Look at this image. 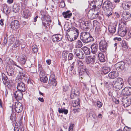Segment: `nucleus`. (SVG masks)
<instances>
[{
    "mask_svg": "<svg viewBox=\"0 0 131 131\" xmlns=\"http://www.w3.org/2000/svg\"><path fill=\"white\" fill-rule=\"evenodd\" d=\"M70 32L71 33L70 36L66 32L65 36L69 41H72L78 38L79 33V30L75 27H72L70 28Z\"/></svg>",
    "mask_w": 131,
    "mask_h": 131,
    "instance_id": "obj_1",
    "label": "nucleus"
},
{
    "mask_svg": "<svg viewBox=\"0 0 131 131\" xmlns=\"http://www.w3.org/2000/svg\"><path fill=\"white\" fill-rule=\"evenodd\" d=\"M43 11H41L40 13L42 16L41 20L42 21V25L47 30H49L50 29V24L49 22H51V20L50 19V17L49 15H44L42 13Z\"/></svg>",
    "mask_w": 131,
    "mask_h": 131,
    "instance_id": "obj_2",
    "label": "nucleus"
},
{
    "mask_svg": "<svg viewBox=\"0 0 131 131\" xmlns=\"http://www.w3.org/2000/svg\"><path fill=\"white\" fill-rule=\"evenodd\" d=\"M119 28L117 32L121 37H124L127 32V28L125 22L123 21V20H119Z\"/></svg>",
    "mask_w": 131,
    "mask_h": 131,
    "instance_id": "obj_3",
    "label": "nucleus"
},
{
    "mask_svg": "<svg viewBox=\"0 0 131 131\" xmlns=\"http://www.w3.org/2000/svg\"><path fill=\"white\" fill-rule=\"evenodd\" d=\"M114 89L117 91L121 89L124 85V81L122 78H118L112 83Z\"/></svg>",
    "mask_w": 131,
    "mask_h": 131,
    "instance_id": "obj_4",
    "label": "nucleus"
},
{
    "mask_svg": "<svg viewBox=\"0 0 131 131\" xmlns=\"http://www.w3.org/2000/svg\"><path fill=\"white\" fill-rule=\"evenodd\" d=\"M81 39L83 42L88 43L93 41V38L88 32H83L81 34Z\"/></svg>",
    "mask_w": 131,
    "mask_h": 131,
    "instance_id": "obj_5",
    "label": "nucleus"
},
{
    "mask_svg": "<svg viewBox=\"0 0 131 131\" xmlns=\"http://www.w3.org/2000/svg\"><path fill=\"white\" fill-rule=\"evenodd\" d=\"M107 45L106 41L104 39H102L99 43V48L100 50L103 52H106Z\"/></svg>",
    "mask_w": 131,
    "mask_h": 131,
    "instance_id": "obj_6",
    "label": "nucleus"
},
{
    "mask_svg": "<svg viewBox=\"0 0 131 131\" xmlns=\"http://www.w3.org/2000/svg\"><path fill=\"white\" fill-rule=\"evenodd\" d=\"M74 54L79 59H83L85 57V55L81 49L75 48L73 50Z\"/></svg>",
    "mask_w": 131,
    "mask_h": 131,
    "instance_id": "obj_7",
    "label": "nucleus"
},
{
    "mask_svg": "<svg viewBox=\"0 0 131 131\" xmlns=\"http://www.w3.org/2000/svg\"><path fill=\"white\" fill-rule=\"evenodd\" d=\"M15 109L17 113H20L22 111L23 106L21 103L19 102H16L14 105H13L12 109Z\"/></svg>",
    "mask_w": 131,
    "mask_h": 131,
    "instance_id": "obj_8",
    "label": "nucleus"
},
{
    "mask_svg": "<svg viewBox=\"0 0 131 131\" xmlns=\"http://www.w3.org/2000/svg\"><path fill=\"white\" fill-rule=\"evenodd\" d=\"M95 60V56L94 54L93 56H91L89 57L87 60L86 62L90 67H92L94 66V62Z\"/></svg>",
    "mask_w": 131,
    "mask_h": 131,
    "instance_id": "obj_9",
    "label": "nucleus"
},
{
    "mask_svg": "<svg viewBox=\"0 0 131 131\" xmlns=\"http://www.w3.org/2000/svg\"><path fill=\"white\" fill-rule=\"evenodd\" d=\"M80 92L76 88H73L71 90L70 94V97L72 99L74 98L76 96L79 95Z\"/></svg>",
    "mask_w": 131,
    "mask_h": 131,
    "instance_id": "obj_10",
    "label": "nucleus"
},
{
    "mask_svg": "<svg viewBox=\"0 0 131 131\" xmlns=\"http://www.w3.org/2000/svg\"><path fill=\"white\" fill-rule=\"evenodd\" d=\"M123 18H122L120 20L122 19L123 20V21L125 22V24L126 22L125 20H131V16L130 14L128 12H125L122 15V16Z\"/></svg>",
    "mask_w": 131,
    "mask_h": 131,
    "instance_id": "obj_11",
    "label": "nucleus"
},
{
    "mask_svg": "<svg viewBox=\"0 0 131 131\" xmlns=\"http://www.w3.org/2000/svg\"><path fill=\"white\" fill-rule=\"evenodd\" d=\"M122 94L124 95H131V87H126L123 89L122 92Z\"/></svg>",
    "mask_w": 131,
    "mask_h": 131,
    "instance_id": "obj_12",
    "label": "nucleus"
},
{
    "mask_svg": "<svg viewBox=\"0 0 131 131\" xmlns=\"http://www.w3.org/2000/svg\"><path fill=\"white\" fill-rule=\"evenodd\" d=\"M117 25L116 23H114L111 24L108 26V30L109 32L112 34L115 33Z\"/></svg>",
    "mask_w": 131,
    "mask_h": 131,
    "instance_id": "obj_13",
    "label": "nucleus"
},
{
    "mask_svg": "<svg viewBox=\"0 0 131 131\" xmlns=\"http://www.w3.org/2000/svg\"><path fill=\"white\" fill-rule=\"evenodd\" d=\"M115 67L116 69L118 71H121L124 68L125 63L123 62H119L115 64Z\"/></svg>",
    "mask_w": 131,
    "mask_h": 131,
    "instance_id": "obj_14",
    "label": "nucleus"
},
{
    "mask_svg": "<svg viewBox=\"0 0 131 131\" xmlns=\"http://www.w3.org/2000/svg\"><path fill=\"white\" fill-rule=\"evenodd\" d=\"M23 92L20 91H17L14 93L15 97L16 100L19 101L21 100L23 98Z\"/></svg>",
    "mask_w": 131,
    "mask_h": 131,
    "instance_id": "obj_15",
    "label": "nucleus"
},
{
    "mask_svg": "<svg viewBox=\"0 0 131 131\" xmlns=\"http://www.w3.org/2000/svg\"><path fill=\"white\" fill-rule=\"evenodd\" d=\"M49 83L50 85H52L54 86H56L57 82L54 74H52L50 75L49 81Z\"/></svg>",
    "mask_w": 131,
    "mask_h": 131,
    "instance_id": "obj_16",
    "label": "nucleus"
},
{
    "mask_svg": "<svg viewBox=\"0 0 131 131\" xmlns=\"http://www.w3.org/2000/svg\"><path fill=\"white\" fill-rule=\"evenodd\" d=\"M122 103L125 107H127L130 105L131 101L129 98L126 97L125 98H122L121 100Z\"/></svg>",
    "mask_w": 131,
    "mask_h": 131,
    "instance_id": "obj_17",
    "label": "nucleus"
},
{
    "mask_svg": "<svg viewBox=\"0 0 131 131\" xmlns=\"http://www.w3.org/2000/svg\"><path fill=\"white\" fill-rule=\"evenodd\" d=\"M11 28L14 29H17L19 27V21L16 20H13L11 23Z\"/></svg>",
    "mask_w": 131,
    "mask_h": 131,
    "instance_id": "obj_18",
    "label": "nucleus"
},
{
    "mask_svg": "<svg viewBox=\"0 0 131 131\" xmlns=\"http://www.w3.org/2000/svg\"><path fill=\"white\" fill-rule=\"evenodd\" d=\"M17 88L18 91H20L21 92H24L26 89L25 84L23 82L17 84Z\"/></svg>",
    "mask_w": 131,
    "mask_h": 131,
    "instance_id": "obj_19",
    "label": "nucleus"
},
{
    "mask_svg": "<svg viewBox=\"0 0 131 131\" xmlns=\"http://www.w3.org/2000/svg\"><path fill=\"white\" fill-rule=\"evenodd\" d=\"M15 65L18 67L17 69L19 71V73L18 76H20V77H25V73L24 71L23 68L16 64H15Z\"/></svg>",
    "mask_w": 131,
    "mask_h": 131,
    "instance_id": "obj_20",
    "label": "nucleus"
},
{
    "mask_svg": "<svg viewBox=\"0 0 131 131\" xmlns=\"http://www.w3.org/2000/svg\"><path fill=\"white\" fill-rule=\"evenodd\" d=\"M62 38V36L60 34H56L52 36V40L53 41H59Z\"/></svg>",
    "mask_w": 131,
    "mask_h": 131,
    "instance_id": "obj_21",
    "label": "nucleus"
},
{
    "mask_svg": "<svg viewBox=\"0 0 131 131\" xmlns=\"http://www.w3.org/2000/svg\"><path fill=\"white\" fill-rule=\"evenodd\" d=\"M3 12L6 15H8L10 14L11 10V8L6 5H4L3 8Z\"/></svg>",
    "mask_w": 131,
    "mask_h": 131,
    "instance_id": "obj_22",
    "label": "nucleus"
},
{
    "mask_svg": "<svg viewBox=\"0 0 131 131\" xmlns=\"http://www.w3.org/2000/svg\"><path fill=\"white\" fill-rule=\"evenodd\" d=\"M118 75V73L114 71H111L108 74V77L111 79H114L117 77Z\"/></svg>",
    "mask_w": 131,
    "mask_h": 131,
    "instance_id": "obj_23",
    "label": "nucleus"
},
{
    "mask_svg": "<svg viewBox=\"0 0 131 131\" xmlns=\"http://www.w3.org/2000/svg\"><path fill=\"white\" fill-rule=\"evenodd\" d=\"M90 24L88 21H83L81 23L80 25L83 30H88L89 28V26Z\"/></svg>",
    "mask_w": 131,
    "mask_h": 131,
    "instance_id": "obj_24",
    "label": "nucleus"
},
{
    "mask_svg": "<svg viewBox=\"0 0 131 131\" xmlns=\"http://www.w3.org/2000/svg\"><path fill=\"white\" fill-rule=\"evenodd\" d=\"M21 14L23 16L26 18H28L31 15L29 10L27 9L24 10Z\"/></svg>",
    "mask_w": 131,
    "mask_h": 131,
    "instance_id": "obj_25",
    "label": "nucleus"
},
{
    "mask_svg": "<svg viewBox=\"0 0 131 131\" xmlns=\"http://www.w3.org/2000/svg\"><path fill=\"white\" fill-rule=\"evenodd\" d=\"M122 5L123 9L125 10H128L131 6L130 2H124L122 3Z\"/></svg>",
    "mask_w": 131,
    "mask_h": 131,
    "instance_id": "obj_26",
    "label": "nucleus"
},
{
    "mask_svg": "<svg viewBox=\"0 0 131 131\" xmlns=\"http://www.w3.org/2000/svg\"><path fill=\"white\" fill-rule=\"evenodd\" d=\"M26 58L25 55H22L19 56L18 58V61L21 64H24L26 61Z\"/></svg>",
    "mask_w": 131,
    "mask_h": 131,
    "instance_id": "obj_27",
    "label": "nucleus"
},
{
    "mask_svg": "<svg viewBox=\"0 0 131 131\" xmlns=\"http://www.w3.org/2000/svg\"><path fill=\"white\" fill-rule=\"evenodd\" d=\"M92 50V52L94 54H95L96 52L98 49V46L96 44H93L91 47Z\"/></svg>",
    "mask_w": 131,
    "mask_h": 131,
    "instance_id": "obj_28",
    "label": "nucleus"
},
{
    "mask_svg": "<svg viewBox=\"0 0 131 131\" xmlns=\"http://www.w3.org/2000/svg\"><path fill=\"white\" fill-rule=\"evenodd\" d=\"M87 69L84 67H83L82 68H81L79 72V74L80 75H85L87 74Z\"/></svg>",
    "mask_w": 131,
    "mask_h": 131,
    "instance_id": "obj_29",
    "label": "nucleus"
},
{
    "mask_svg": "<svg viewBox=\"0 0 131 131\" xmlns=\"http://www.w3.org/2000/svg\"><path fill=\"white\" fill-rule=\"evenodd\" d=\"M20 6L19 4H15L13 5L12 11L16 13L18 12L20 9Z\"/></svg>",
    "mask_w": 131,
    "mask_h": 131,
    "instance_id": "obj_30",
    "label": "nucleus"
},
{
    "mask_svg": "<svg viewBox=\"0 0 131 131\" xmlns=\"http://www.w3.org/2000/svg\"><path fill=\"white\" fill-rule=\"evenodd\" d=\"M62 15L65 18H69L71 16L72 14L70 10H68L63 12Z\"/></svg>",
    "mask_w": 131,
    "mask_h": 131,
    "instance_id": "obj_31",
    "label": "nucleus"
},
{
    "mask_svg": "<svg viewBox=\"0 0 131 131\" xmlns=\"http://www.w3.org/2000/svg\"><path fill=\"white\" fill-rule=\"evenodd\" d=\"M95 5L96 7L100 8L101 7L103 2V0H94Z\"/></svg>",
    "mask_w": 131,
    "mask_h": 131,
    "instance_id": "obj_32",
    "label": "nucleus"
},
{
    "mask_svg": "<svg viewBox=\"0 0 131 131\" xmlns=\"http://www.w3.org/2000/svg\"><path fill=\"white\" fill-rule=\"evenodd\" d=\"M83 46L82 43L80 40H78L75 41L74 46L75 48H81Z\"/></svg>",
    "mask_w": 131,
    "mask_h": 131,
    "instance_id": "obj_33",
    "label": "nucleus"
},
{
    "mask_svg": "<svg viewBox=\"0 0 131 131\" xmlns=\"http://www.w3.org/2000/svg\"><path fill=\"white\" fill-rule=\"evenodd\" d=\"M99 59L101 62H104L105 61V58L104 54L100 52L98 55Z\"/></svg>",
    "mask_w": 131,
    "mask_h": 131,
    "instance_id": "obj_34",
    "label": "nucleus"
},
{
    "mask_svg": "<svg viewBox=\"0 0 131 131\" xmlns=\"http://www.w3.org/2000/svg\"><path fill=\"white\" fill-rule=\"evenodd\" d=\"M58 111L59 113H63L65 114H67L68 113V110L67 109H66L64 107L61 108H58Z\"/></svg>",
    "mask_w": 131,
    "mask_h": 131,
    "instance_id": "obj_35",
    "label": "nucleus"
},
{
    "mask_svg": "<svg viewBox=\"0 0 131 131\" xmlns=\"http://www.w3.org/2000/svg\"><path fill=\"white\" fill-rule=\"evenodd\" d=\"M111 70L110 68L106 66L104 67L102 69V71L104 74L107 73Z\"/></svg>",
    "mask_w": 131,
    "mask_h": 131,
    "instance_id": "obj_36",
    "label": "nucleus"
},
{
    "mask_svg": "<svg viewBox=\"0 0 131 131\" xmlns=\"http://www.w3.org/2000/svg\"><path fill=\"white\" fill-rule=\"evenodd\" d=\"M82 50L85 54H90V49L86 47H84L82 48Z\"/></svg>",
    "mask_w": 131,
    "mask_h": 131,
    "instance_id": "obj_37",
    "label": "nucleus"
},
{
    "mask_svg": "<svg viewBox=\"0 0 131 131\" xmlns=\"http://www.w3.org/2000/svg\"><path fill=\"white\" fill-rule=\"evenodd\" d=\"M10 119L13 122H15L16 119V116L15 114L14 113H12L10 116Z\"/></svg>",
    "mask_w": 131,
    "mask_h": 131,
    "instance_id": "obj_38",
    "label": "nucleus"
},
{
    "mask_svg": "<svg viewBox=\"0 0 131 131\" xmlns=\"http://www.w3.org/2000/svg\"><path fill=\"white\" fill-rule=\"evenodd\" d=\"M14 71L15 70L14 68H9L7 73L9 75L12 76L14 75Z\"/></svg>",
    "mask_w": 131,
    "mask_h": 131,
    "instance_id": "obj_39",
    "label": "nucleus"
},
{
    "mask_svg": "<svg viewBox=\"0 0 131 131\" xmlns=\"http://www.w3.org/2000/svg\"><path fill=\"white\" fill-rule=\"evenodd\" d=\"M70 28L68 23H66L65 24L64 28L65 31L68 32H70Z\"/></svg>",
    "mask_w": 131,
    "mask_h": 131,
    "instance_id": "obj_40",
    "label": "nucleus"
},
{
    "mask_svg": "<svg viewBox=\"0 0 131 131\" xmlns=\"http://www.w3.org/2000/svg\"><path fill=\"white\" fill-rule=\"evenodd\" d=\"M73 106L74 107H77V108L79 107L80 105L79 100H78L74 101L72 104Z\"/></svg>",
    "mask_w": 131,
    "mask_h": 131,
    "instance_id": "obj_41",
    "label": "nucleus"
},
{
    "mask_svg": "<svg viewBox=\"0 0 131 131\" xmlns=\"http://www.w3.org/2000/svg\"><path fill=\"white\" fill-rule=\"evenodd\" d=\"M40 80L43 82H46L48 80V78L46 76H43L40 77Z\"/></svg>",
    "mask_w": 131,
    "mask_h": 131,
    "instance_id": "obj_42",
    "label": "nucleus"
},
{
    "mask_svg": "<svg viewBox=\"0 0 131 131\" xmlns=\"http://www.w3.org/2000/svg\"><path fill=\"white\" fill-rule=\"evenodd\" d=\"M16 81L17 84H19L21 83H23L22 82V77L18 76L16 77Z\"/></svg>",
    "mask_w": 131,
    "mask_h": 131,
    "instance_id": "obj_43",
    "label": "nucleus"
},
{
    "mask_svg": "<svg viewBox=\"0 0 131 131\" xmlns=\"http://www.w3.org/2000/svg\"><path fill=\"white\" fill-rule=\"evenodd\" d=\"M111 3V2L108 1H105L103 4L102 7L104 8H107L108 7V5Z\"/></svg>",
    "mask_w": 131,
    "mask_h": 131,
    "instance_id": "obj_44",
    "label": "nucleus"
},
{
    "mask_svg": "<svg viewBox=\"0 0 131 131\" xmlns=\"http://www.w3.org/2000/svg\"><path fill=\"white\" fill-rule=\"evenodd\" d=\"M100 8L97 7V8H95L94 9V13L95 14L98 16L99 14L100 13Z\"/></svg>",
    "mask_w": 131,
    "mask_h": 131,
    "instance_id": "obj_45",
    "label": "nucleus"
},
{
    "mask_svg": "<svg viewBox=\"0 0 131 131\" xmlns=\"http://www.w3.org/2000/svg\"><path fill=\"white\" fill-rule=\"evenodd\" d=\"M24 128L23 127L18 128L17 126H15L14 128V131H24Z\"/></svg>",
    "mask_w": 131,
    "mask_h": 131,
    "instance_id": "obj_46",
    "label": "nucleus"
},
{
    "mask_svg": "<svg viewBox=\"0 0 131 131\" xmlns=\"http://www.w3.org/2000/svg\"><path fill=\"white\" fill-rule=\"evenodd\" d=\"M2 79L4 82L6 83L8 82V78L4 74H2Z\"/></svg>",
    "mask_w": 131,
    "mask_h": 131,
    "instance_id": "obj_47",
    "label": "nucleus"
},
{
    "mask_svg": "<svg viewBox=\"0 0 131 131\" xmlns=\"http://www.w3.org/2000/svg\"><path fill=\"white\" fill-rule=\"evenodd\" d=\"M121 45L122 47L125 49H126L128 47L125 41H122L121 43Z\"/></svg>",
    "mask_w": 131,
    "mask_h": 131,
    "instance_id": "obj_48",
    "label": "nucleus"
},
{
    "mask_svg": "<svg viewBox=\"0 0 131 131\" xmlns=\"http://www.w3.org/2000/svg\"><path fill=\"white\" fill-rule=\"evenodd\" d=\"M32 49L34 53L37 52L38 49L37 46L36 45L33 46L32 47Z\"/></svg>",
    "mask_w": 131,
    "mask_h": 131,
    "instance_id": "obj_49",
    "label": "nucleus"
},
{
    "mask_svg": "<svg viewBox=\"0 0 131 131\" xmlns=\"http://www.w3.org/2000/svg\"><path fill=\"white\" fill-rule=\"evenodd\" d=\"M77 64L79 67H82L83 66L84 64L82 61L78 60L77 61Z\"/></svg>",
    "mask_w": 131,
    "mask_h": 131,
    "instance_id": "obj_50",
    "label": "nucleus"
},
{
    "mask_svg": "<svg viewBox=\"0 0 131 131\" xmlns=\"http://www.w3.org/2000/svg\"><path fill=\"white\" fill-rule=\"evenodd\" d=\"M73 54L71 53H69L68 55V60H72L73 59Z\"/></svg>",
    "mask_w": 131,
    "mask_h": 131,
    "instance_id": "obj_51",
    "label": "nucleus"
},
{
    "mask_svg": "<svg viewBox=\"0 0 131 131\" xmlns=\"http://www.w3.org/2000/svg\"><path fill=\"white\" fill-rule=\"evenodd\" d=\"M58 3H60L61 7H64L65 6V3L63 1V0H58Z\"/></svg>",
    "mask_w": 131,
    "mask_h": 131,
    "instance_id": "obj_52",
    "label": "nucleus"
},
{
    "mask_svg": "<svg viewBox=\"0 0 131 131\" xmlns=\"http://www.w3.org/2000/svg\"><path fill=\"white\" fill-rule=\"evenodd\" d=\"M92 112H90L89 113V117L91 116H92V117H93V120H94L96 118V115L92 113Z\"/></svg>",
    "mask_w": 131,
    "mask_h": 131,
    "instance_id": "obj_53",
    "label": "nucleus"
},
{
    "mask_svg": "<svg viewBox=\"0 0 131 131\" xmlns=\"http://www.w3.org/2000/svg\"><path fill=\"white\" fill-rule=\"evenodd\" d=\"M20 45V43L18 40H16L14 44V47H17L19 46Z\"/></svg>",
    "mask_w": 131,
    "mask_h": 131,
    "instance_id": "obj_54",
    "label": "nucleus"
},
{
    "mask_svg": "<svg viewBox=\"0 0 131 131\" xmlns=\"http://www.w3.org/2000/svg\"><path fill=\"white\" fill-rule=\"evenodd\" d=\"M74 126L73 124H71L69 128V131H73V128Z\"/></svg>",
    "mask_w": 131,
    "mask_h": 131,
    "instance_id": "obj_55",
    "label": "nucleus"
},
{
    "mask_svg": "<svg viewBox=\"0 0 131 131\" xmlns=\"http://www.w3.org/2000/svg\"><path fill=\"white\" fill-rule=\"evenodd\" d=\"M91 16H91L90 15L89 16H90V19H95L98 16L96 15V14H95L93 13V14Z\"/></svg>",
    "mask_w": 131,
    "mask_h": 131,
    "instance_id": "obj_56",
    "label": "nucleus"
},
{
    "mask_svg": "<svg viewBox=\"0 0 131 131\" xmlns=\"http://www.w3.org/2000/svg\"><path fill=\"white\" fill-rule=\"evenodd\" d=\"M98 23L97 21L94 20L93 21V27H95V28L97 27V25L98 24Z\"/></svg>",
    "mask_w": 131,
    "mask_h": 131,
    "instance_id": "obj_57",
    "label": "nucleus"
},
{
    "mask_svg": "<svg viewBox=\"0 0 131 131\" xmlns=\"http://www.w3.org/2000/svg\"><path fill=\"white\" fill-rule=\"evenodd\" d=\"M69 86H68L65 85L63 88V90L64 91L66 92L69 90Z\"/></svg>",
    "mask_w": 131,
    "mask_h": 131,
    "instance_id": "obj_58",
    "label": "nucleus"
},
{
    "mask_svg": "<svg viewBox=\"0 0 131 131\" xmlns=\"http://www.w3.org/2000/svg\"><path fill=\"white\" fill-rule=\"evenodd\" d=\"M97 106L99 107H101L102 105V103L99 101H98L97 102Z\"/></svg>",
    "mask_w": 131,
    "mask_h": 131,
    "instance_id": "obj_59",
    "label": "nucleus"
},
{
    "mask_svg": "<svg viewBox=\"0 0 131 131\" xmlns=\"http://www.w3.org/2000/svg\"><path fill=\"white\" fill-rule=\"evenodd\" d=\"M7 37H5L4 40H3V45L5 46L6 45L7 42Z\"/></svg>",
    "mask_w": 131,
    "mask_h": 131,
    "instance_id": "obj_60",
    "label": "nucleus"
},
{
    "mask_svg": "<svg viewBox=\"0 0 131 131\" xmlns=\"http://www.w3.org/2000/svg\"><path fill=\"white\" fill-rule=\"evenodd\" d=\"M75 63V62H74L71 65L70 67V68H71L70 69V70L71 71H72V70L73 69L74 67V65Z\"/></svg>",
    "mask_w": 131,
    "mask_h": 131,
    "instance_id": "obj_61",
    "label": "nucleus"
},
{
    "mask_svg": "<svg viewBox=\"0 0 131 131\" xmlns=\"http://www.w3.org/2000/svg\"><path fill=\"white\" fill-rule=\"evenodd\" d=\"M26 6V4L25 3H22L21 5V9L24 10L25 9V8Z\"/></svg>",
    "mask_w": 131,
    "mask_h": 131,
    "instance_id": "obj_62",
    "label": "nucleus"
},
{
    "mask_svg": "<svg viewBox=\"0 0 131 131\" xmlns=\"http://www.w3.org/2000/svg\"><path fill=\"white\" fill-rule=\"evenodd\" d=\"M45 73L44 71H41L40 72V76L41 77L45 76Z\"/></svg>",
    "mask_w": 131,
    "mask_h": 131,
    "instance_id": "obj_63",
    "label": "nucleus"
},
{
    "mask_svg": "<svg viewBox=\"0 0 131 131\" xmlns=\"http://www.w3.org/2000/svg\"><path fill=\"white\" fill-rule=\"evenodd\" d=\"M107 13H106L105 15L107 16L108 17H109L111 15L112 13H111L110 11V10H107Z\"/></svg>",
    "mask_w": 131,
    "mask_h": 131,
    "instance_id": "obj_64",
    "label": "nucleus"
}]
</instances>
